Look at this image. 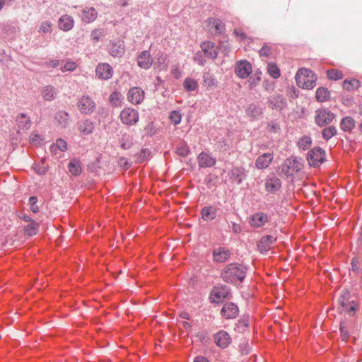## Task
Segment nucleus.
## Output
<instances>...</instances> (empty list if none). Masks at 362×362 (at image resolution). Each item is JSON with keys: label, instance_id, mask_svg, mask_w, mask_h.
I'll return each mask as SVG.
<instances>
[{"label": "nucleus", "instance_id": "f257e3e1", "mask_svg": "<svg viewBox=\"0 0 362 362\" xmlns=\"http://www.w3.org/2000/svg\"><path fill=\"white\" fill-rule=\"evenodd\" d=\"M221 276L227 283H241L245 277V268L239 264H228L223 268Z\"/></svg>", "mask_w": 362, "mask_h": 362}, {"label": "nucleus", "instance_id": "f03ea898", "mask_svg": "<svg viewBox=\"0 0 362 362\" xmlns=\"http://www.w3.org/2000/svg\"><path fill=\"white\" fill-rule=\"evenodd\" d=\"M315 74L307 69H300L296 74L297 85L302 88L312 89L315 86Z\"/></svg>", "mask_w": 362, "mask_h": 362}, {"label": "nucleus", "instance_id": "7ed1b4c3", "mask_svg": "<svg viewBox=\"0 0 362 362\" xmlns=\"http://www.w3.org/2000/svg\"><path fill=\"white\" fill-rule=\"evenodd\" d=\"M78 110L81 114L90 115L96 109V103L94 100L88 95H82L76 103Z\"/></svg>", "mask_w": 362, "mask_h": 362}, {"label": "nucleus", "instance_id": "20e7f679", "mask_svg": "<svg viewBox=\"0 0 362 362\" xmlns=\"http://www.w3.org/2000/svg\"><path fill=\"white\" fill-rule=\"evenodd\" d=\"M302 164L296 158H287L281 165V172L286 176H292L300 170Z\"/></svg>", "mask_w": 362, "mask_h": 362}, {"label": "nucleus", "instance_id": "39448f33", "mask_svg": "<svg viewBox=\"0 0 362 362\" xmlns=\"http://www.w3.org/2000/svg\"><path fill=\"white\" fill-rule=\"evenodd\" d=\"M119 117L121 122L127 125H134L139 121V112L132 107L124 108Z\"/></svg>", "mask_w": 362, "mask_h": 362}, {"label": "nucleus", "instance_id": "423d86ee", "mask_svg": "<svg viewBox=\"0 0 362 362\" xmlns=\"http://www.w3.org/2000/svg\"><path fill=\"white\" fill-rule=\"evenodd\" d=\"M252 71V65L247 60L238 61L235 65V73L240 78H247Z\"/></svg>", "mask_w": 362, "mask_h": 362}, {"label": "nucleus", "instance_id": "0eeeda50", "mask_svg": "<svg viewBox=\"0 0 362 362\" xmlns=\"http://www.w3.org/2000/svg\"><path fill=\"white\" fill-rule=\"evenodd\" d=\"M145 93L139 87H133L129 89L127 93V99L129 103L134 105H138L142 103L144 99Z\"/></svg>", "mask_w": 362, "mask_h": 362}, {"label": "nucleus", "instance_id": "6e6552de", "mask_svg": "<svg viewBox=\"0 0 362 362\" xmlns=\"http://www.w3.org/2000/svg\"><path fill=\"white\" fill-rule=\"evenodd\" d=\"M95 74L100 79L107 80L112 76L113 70L109 64L100 63L96 67Z\"/></svg>", "mask_w": 362, "mask_h": 362}, {"label": "nucleus", "instance_id": "1a4fd4ad", "mask_svg": "<svg viewBox=\"0 0 362 362\" xmlns=\"http://www.w3.org/2000/svg\"><path fill=\"white\" fill-rule=\"evenodd\" d=\"M201 48L205 56L214 59L218 56V50L211 41H205L201 44Z\"/></svg>", "mask_w": 362, "mask_h": 362}, {"label": "nucleus", "instance_id": "9d476101", "mask_svg": "<svg viewBox=\"0 0 362 362\" xmlns=\"http://www.w3.org/2000/svg\"><path fill=\"white\" fill-rule=\"evenodd\" d=\"M214 339L216 344L223 349L226 348L231 342L230 335L225 331L217 332L214 335Z\"/></svg>", "mask_w": 362, "mask_h": 362}, {"label": "nucleus", "instance_id": "9b49d317", "mask_svg": "<svg viewBox=\"0 0 362 362\" xmlns=\"http://www.w3.org/2000/svg\"><path fill=\"white\" fill-rule=\"evenodd\" d=\"M221 313L227 319L235 318L238 313V308L233 303H226L223 305Z\"/></svg>", "mask_w": 362, "mask_h": 362}, {"label": "nucleus", "instance_id": "f8f14e48", "mask_svg": "<svg viewBox=\"0 0 362 362\" xmlns=\"http://www.w3.org/2000/svg\"><path fill=\"white\" fill-rule=\"evenodd\" d=\"M273 155L270 153H265L258 156L255 160V166L257 169H266L272 162Z\"/></svg>", "mask_w": 362, "mask_h": 362}, {"label": "nucleus", "instance_id": "ddd939ff", "mask_svg": "<svg viewBox=\"0 0 362 362\" xmlns=\"http://www.w3.org/2000/svg\"><path fill=\"white\" fill-rule=\"evenodd\" d=\"M268 221L269 218L266 214L259 212L251 216L250 223L253 227L259 228L263 226Z\"/></svg>", "mask_w": 362, "mask_h": 362}, {"label": "nucleus", "instance_id": "4468645a", "mask_svg": "<svg viewBox=\"0 0 362 362\" xmlns=\"http://www.w3.org/2000/svg\"><path fill=\"white\" fill-rule=\"evenodd\" d=\"M197 160L200 168H210L216 163V159L205 152L200 153Z\"/></svg>", "mask_w": 362, "mask_h": 362}, {"label": "nucleus", "instance_id": "2eb2a0df", "mask_svg": "<svg viewBox=\"0 0 362 362\" xmlns=\"http://www.w3.org/2000/svg\"><path fill=\"white\" fill-rule=\"evenodd\" d=\"M41 96L45 101L51 102L54 100L57 95V90L55 87L47 85L42 88Z\"/></svg>", "mask_w": 362, "mask_h": 362}, {"label": "nucleus", "instance_id": "dca6fc26", "mask_svg": "<svg viewBox=\"0 0 362 362\" xmlns=\"http://www.w3.org/2000/svg\"><path fill=\"white\" fill-rule=\"evenodd\" d=\"M275 241L276 238L272 235H266L262 237L257 244L259 250L262 253L267 252Z\"/></svg>", "mask_w": 362, "mask_h": 362}, {"label": "nucleus", "instance_id": "f3484780", "mask_svg": "<svg viewBox=\"0 0 362 362\" xmlns=\"http://www.w3.org/2000/svg\"><path fill=\"white\" fill-rule=\"evenodd\" d=\"M138 66L144 69H148L152 64V59L148 51L142 52L137 57Z\"/></svg>", "mask_w": 362, "mask_h": 362}, {"label": "nucleus", "instance_id": "a211bd4d", "mask_svg": "<svg viewBox=\"0 0 362 362\" xmlns=\"http://www.w3.org/2000/svg\"><path fill=\"white\" fill-rule=\"evenodd\" d=\"M124 52V42L118 40L117 41H112L110 47V53L114 57H120Z\"/></svg>", "mask_w": 362, "mask_h": 362}, {"label": "nucleus", "instance_id": "6ab92c4d", "mask_svg": "<svg viewBox=\"0 0 362 362\" xmlns=\"http://www.w3.org/2000/svg\"><path fill=\"white\" fill-rule=\"evenodd\" d=\"M334 118V115L326 109L320 110L318 112V125L329 124Z\"/></svg>", "mask_w": 362, "mask_h": 362}, {"label": "nucleus", "instance_id": "aec40b11", "mask_svg": "<svg viewBox=\"0 0 362 362\" xmlns=\"http://www.w3.org/2000/svg\"><path fill=\"white\" fill-rule=\"evenodd\" d=\"M281 187V180L277 177H271L266 180L265 189L269 193L276 192Z\"/></svg>", "mask_w": 362, "mask_h": 362}, {"label": "nucleus", "instance_id": "412c9836", "mask_svg": "<svg viewBox=\"0 0 362 362\" xmlns=\"http://www.w3.org/2000/svg\"><path fill=\"white\" fill-rule=\"evenodd\" d=\"M74 25V21L70 16L64 15L59 20V28L64 31L71 30Z\"/></svg>", "mask_w": 362, "mask_h": 362}, {"label": "nucleus", "instance_id": "4be33fe9", "mask_svg": "<svg viewBox=\"0 0 362 362\" xmlns=\"http://www.w3.org/2000/svg\"><path fill=\"white\" fill-rule=\"evenodd\" d=\"M98 16V13L95 9L93 7H86L83 11L81 19L86 23L93 22Z\"/></svg>", "mask_w": 362, "mask_h": 362}, {"label": "nucleus", "instance_id": "5701e85b", "mask_svg": "<svg viewBox=\"0 0 362 362\" xmlns=\"http://www.w3.org/2000/svg\"><path fill=\"white\" fill-rule=\"evenodd\" d=\"M206 22L209 28H214L215 34H221L225 30V25L220 19L211 18Z\"/></svg>", "mask_w": 362, "mask_h": 362}, {"label": "nucleus", "instance_id": "b1692460", "mask_svg": "<svg viewBox=\"0 0 362 362\" xmlns=\"http://www.w3.org/2000/svg\"><path fill=\"white\" fill-rule=\"evenodd\" d=\"M213 256L214 261L223 262L229 258L230 252L223 248H218L214 251Z\"/></svg>", "mask_w": 362, "mask_h": 362}, {"label": "nucleus", "instance_id": "393cba45", "mask_svg": "<svg viewBox=\"0 0 362 362\" xmlns=\"http://www.w3.org/2000/svg\"><path fill=\"white\" fill-rule=\"evenodd\" d=\"M201 214L204 221H210L216 218V210L213 206L204 207L202 209Z\"/></svg>", "mask_w": 362, "mask_h": 362}, {"label": "nucleus", "instance_id": "a878e982", "mask_svg": "<svg viewBox=\"0 0 362 362\" xmlns=\"http://www.w3.org/2000/svg\"><path fill=\"white\" fill-rule=\"evenodd\" d=\"M286 105V99L280 95H274L270 99V105L272 108L281 110Z\"/></svg>", "mask_w": 362, "mask_h": 362}, {"label": "nucleus", "instance_id": "bb28decb", "mask_svg": "<svg viewBox=\"0 0 362 362\" xmlns=\"http://www.w3.org/2000/svg\"><path fill=\"white\" fill-rule=\"evenodd\" d=\"M245 175V170L242 167L234 168L230 171L231 178L236 182L238 185L242 182L243 177Z\"/></svg>", "mask_w": 362, "mask_h": 362}, {"label": "nucleus", "instance_id": "cd10ccee", "mask_svg": "<svg viewBox=\"0 0 362 362\" xmlns=\"http://www.w3.org/2000/svg\"><path fill=\"white\" fill-rule=\"evenodd\" d=\"M39 224L35 221H30L23 228V234L28 236H33L37 233Z\"/></svg>", "mask_w": 362, "mask_h": 362}, {"label": "nucleus", "instance_id": "c85d7f7f", "mask_svg": "<svg viewBox=\"0 0 362 362\" xmlns=\"http://www.w3.org/2000/svg\"><path fill=\"white\" fill-rule=\"evenodd\" d=\"M246 114L247 116L255 119L259 117L262 115V110L257 105L251 104L247 108Z\"/></svg>", "mask_w": 362, "mask_h": 362}, {"label": "nucleus", "instance_id": "c756f323", "mask_svg": "<svg viewBox=\"0 0 362 362\" xmlns=\"http://www.w3.org/2000/svg\"><path fill=\"white\" fill-rule=\"evenodd\" d=\"M341 129L344 132H351L355 127V121L351 117H346L341 121Z\"/></svg>", "mask_w": 362, "mask_h": 362}, {"label": "nucleus", "instance_id": "7c9ffc66", "mask_svg": "<svg viewBox=\"0 0 362 362\" xmlns=\"http://www.w3.org/2000/svg\"><path fill=\"white\" fill-rule=\"evenodd\" d=\"M68 168L70 173L75 176L80 175L82 171L80 162L76 159H73L69 162Z\"/></svg>", "mask_w": 362, "mask_h": 362}, {"label": "nucleus", "instance_id": "2f4dec72", "mask_svg": "<svg viewBox=\"0 0 362 362\" xmlns=\"http://www.w3.org/2000/svg\"><path fill=\"white\" fill-rule=\"evenodd\" d=\"M93 122L88 119H86L81 122L78 127V130L84 134H89L93 132Z\"/></svg>", "mask_w": 362, "mask_h": 362}, {"label": "nucleus", "instance_id": "473e14b6", "mask_svg": "<svg viewBox=\"0 0 362 362\" xmlns=\"http://www.w3.org/2000/svg\"><path fill=\"white\" fill-rule=\"evenodd\" d=\"M203 86L208 89L214 88L217 86V81L213 75L210 74H206L203 76Z\"/></svg>", "mask_w": 362, "mask_h": 362}, {"label": "nucleus", "instance_id": "72a5a7b5", "mask_svg": "<svg viewBox=\"0 0 362 362\" xmlns=\"http://www.w3.org/2000/svg\"><path fill=\"white\" fill-rule=\"evenodd\" d=\"M326 73L327 77L332 81L340 80L344 77L342 71L336 69H328Z\"/></svg>", "mask_w": 362, "mask_h": 362}, {"label": "nucleus", "instance_id": "f704fd0d", "mask_svg": "<svg viewBox=\"0 0 362 362\" xmlns=\"http://www.w3.org/2000/svg\"><path fill=\"white\" fill-rule=\"evenodd\" d=\"M342 86L344 89H346L347 90H351L354 89H358L360 87L361 83L359 81L356 79H346L345 81H344Z\"/></svg>", "mask_w": 362, "mask_h": 362}, {"label": "nucleus", "instance_id": "c9c22d12", "mask_svg": "<svg viewBox=\"0 0 362 362\" xmlns=\"http://www.w3.org/2000/svg\"><path fill=\"white\" fill-rule=\"evenodd\" d=\"M183 86L187 91H193L198 87V83L196 80L192 78H186L183 82Z\"/></svg>", "mask_w": 362, "mask_h": 362}, {"label": "nucleus", "instance_id": "e433bc0d", "mask_svg": "<svg viewBox=\"0 0 362 362\" xmlns=\"http://www.w3.org/2000/svg\"><path fill=\"white\" fill-rule=\"evenodd\" d=\"M267 69L269 76L273 78H278L281 75L279 69L274 63L269 62Z\"/></svg>", "mask_w": 362, "mask_h": 362}, {"label": "nucleus", "instance_id": "4c0bfd02", "mask_svg": "<svg viewBox=\"0 0 362 362\" xmlns=\"http://www.w3.org/2000/svg\"><path fill=\"white\" fill-rule=\"evenodd\" d=\"M18 127L23 129H28L30 125V121L25 114H21L17 117Z\"/></svg>", "mask_w": 362, "mask_h": 362}, {"label": "nucleus", "instance_id": "58836bf2", "mask_svg": "<svg viewBox=\"0 0 362 362\" xmlns=\"http://www.w3.org/2000/svg\"><path fill=\"white\" fill-rule=\"evenodd\" d=\"M69 114L65 111H59L55 115V119L62 127H66L68 122Z\"/></svg>", "mask_w": 362, "mask_h": 362}, {"label": "nucleus", "instance_id": "ea45409f", "mask_svg": "<svg viewBox=\"0 0 362 362\" xmlns=\"http://www.w3.org/2000/svg\"><path fill=\"white\" fill-rule=\"evenodd\" d=\"M331 93L328 88L321 87L318 88V101H327L330 98Z\"/></svg>", "mask_w": 362, "mask_h": 362}, {"label": "nucleus", "instance_id": "a19ab883", "mask_svg": "<svg viewBox=\"0 0 362 362\" xmlns=\"http://www.w3.org/2000/svg\"><path fill=\"white\" fill-rule=\"evenodd\" d=\"M109 101L112 107H118L121 103V93L115 91L109 97Z\"/></svg>", "mask_w": 362, "mask_h": 362}, {"label": "nucleus", "instance_id": "79ce46f5", "mask_svg": "<svg viewBox=\"0 0 362 362\" xmlns=\"http://www.w3.org/2000/svg\"><path fill=\"white\" fill-rule=\"evenodd\" d=\"M57 148L59 149L61 151H65L67 149L66 142L62 139H57L56 144L51 146V150L54 153H56Z\"/></svg>", "mask_w": 362, "mask_h": 362}, {"label": "nucleus", "instance_id": "37998d69", "mask_svg": "<svg viewBox=\"0 0 362 362\" xmlns=\"http://www.w3.org/2000/svg\"><path fill=\"white\" fill-rule=\"evenodd\" d=\"M312 144L311 138L309 136L302 137L298 142V146L300 148L305 151L310 148Z\"/></svg>", "mask_w": 362, "mask_h": 362}, {"label": "nucleus", "instance_id": "c03bdc74", "mask_svg": "<svg viewBox=\"0 0 362 362\" xmlns=\"http://www.w3.org/2000/svg\"><path fill=\"white\" fill-rule=\"evenodd\" d=\"M337 134V129L334 127L329 126L322 131V136L325 139L328 140Z\"/></svg>", "mask_w": 362, "mask_h": 362}, {"label": "nucleus", "instance_id": "a18cd8bd", "mask_svg": "<svg viewBox=\"0 0 362 362\" xmlns=\"http://www.w3.org/2000/svg\"><path fill=\"white\" fill-rule=\"evenodd\" d=\"M176 152L180 156L187 157L189 153V149L185 143H180L177 147Z\"/></svg>", "mask_w": 362, "mask_h": 362}, {"label": "nucleus", "instance_id": "49530a36", "mask_svg": "<svg viewBox=\"0 0 362 362\" xmlns=\"http://www.w3.org/2000/svg\"><path fill=\"white\" fill-rule=\"evenodd\" d=\"M316 153L315 151V148H312L308 151L307 156V160L310 166L316 167L317 166V158H315Z\"/></svg>", "mask_w": 362, "mask_h": 362}, {"label": "nucleus", "instance_id": "de8ad7c7", "mask_svg": "<svg viewBox=\"0 0 362 362\" xmlns=\"http://www.w3.org/2000/svg\"><path fill=\"white\" fill-rule=\"evenodd\" d=\"M52 30V23L49 21L42 22L40 26V33H50Z\"/></svg>", "mask_w": 362, "mask_h": 362}, {"label": "nucleus", "instance_id": "09e8293b", "mask_svg": "<svg viewBox=\"0 0 362 362\" xmlns=\"http://www.w3.org/2000/svg\"><path fill=\"white\" fill-rule=\"evenodd\" d=\"M181 118L182 115L178 111H172L169 116L170 122L175 125L180 122Z\"/></svg>", "mask_w": 362, "mask_h": 362}, {"label": "nucleus", "instance_id": "8fccbe9b", "mask_svg": "<svg viewBox=\"0 0 362 362\" xmlns=\"http://www.w3.org/2000/svg\"><path fill=\"white\" fill-rule=\"evenodd\" d=\"M104 31L103 29H95L90 34V37L94 42L99 41L103 37H104Z\"/></svg>", "mask_w": 362, "mask_h": 362}, {"label": "nucleus", "instance_id": "3c124183", "mask_svg": "<svg viewBox=\"0 0 362 362\" xmlns=\"http://www.w3.org/2000/svg\"><path fill=\"white\" fill-rule=\"evenodd\" d=\"M76 68V64L74 62L69 61L66 62L63 66H62L61 70L63 72L65 71H71L75 70Z\"/></svg>", "mask_w": 362, "mask_h": 362}, {"label": "nucleus", "instance_id": "603ef678", "mask_svg": "<svg viewBox=\"0 0 362 362\" xmlns=\"http://www.w3.org/2000/svg\"><path fill=\"white\" fill-rule=\"evenodd\" d=\"M131 146V139L129 135L124 134L122 142H121V147L123 149H127Z\"/></svg>", "mask_w": 362, "mask_h": 362}, {"label": "nucleus", "instance_id": "864d4df0", "mask_svg": "<svg viewBox=\"0 0 362 362\" xmlns=\"http://www.w3.org/2000/svg\"><path fill=\"white\" fill-rule=\"evenodd\" d=\"M223 297L224 295L222 293L221 291L218 290H214L211 293V298L213 302H218Z\"/></svg>", "mask_w": 362, "mask_h": 362}, {"label": "nucleus", "instance_id": "5fc2aeb1", "mask_svg": "<svg viewBox=\"0 0 362 362\" xmlns=\"http://www.w3.org/2000/svg\"><path fill=\"white\" fill-rule=\"evenodd\" d=\"M37 201V199L36 197H31L29 199V202L30 204V210L34 213L37 212L38 209H39L37 205L36 204Z\"/></svg>", "mask_w": 362, "mask_h": 362}, {"label": "nucleus", "instance_id": "6e6d98bb", "mask_svg": "<svg viewBox=\"0 0 362 362\" xmlns=\"http://www.w3.org/2000/svg\"><path fill=\"white\" fill-rule=\"evenodd\" d=\"M259 55L262 57H268L271 54V48L267 45H264L259 51Z\"/></svg>", "mask_w": 362, "mask_h": 362}, {"label": "nucleus", "instance_id": "4d7b16f0", "mask_svg": "<svg viewBox=\"0 0 362 362\" xmlns=\"http://www.w3.org/2000/svg\"><path fill=\"white\" fill-rule=\"evenodd\" d=\"M233 33L240 40H243L247 38L246 34L240 29H235Z\"/></svg>", "mask_w": 362, "mask_h": 362}, {"label": "nucleus", "instance_id": "13d9d810", "mask_svg": "<svg viewBox=\"0 0 362 362\" xmlns=\"http://www.w3.org/2000/svg\"><path fill=\"white\" fill-rule=\"evenodd\" d=\"M119 164L121 167L128 169L131 166V163L128 159L125 158H120L119 160Z\"/></svg>", "mask_w": 362, "mask_h": 362}, {"label": "nucleus", "instance_id": "bf43d9fd", "mask_svg": "<svg viewBox=\"0 0 362 362\" xmlns=\"http://www.w3.org/2000/svg\"><path fill=\"white\" fill-rule=\"evenodd\" d=\"M171 74L175 78H179L181 76V71L177 66L172 69Z\"/></svg>", "mask_w": 362, "mask_h": 362}, {"label": "nucleus", "instance_id": "052dcab7", "mask_svg": "<svg viewBox=\"0 0 362 362\" xmlns=\"http://www.w3.org/2000/svg\"><path fill=\"white\" fill-rule=\"evenodd\" d=\"M325 152L320 148H318V163H322L325 161Z\"/></svg>", "mask_w": 362, "mask_h": 362}, {"label": "nucleus", "instance_id": "680f3d73", "mask_svg": "<svg viewBox=\"0 0 362 362\" xmlns=\"http://www.w3.org/2000/svg\"><path fill=\"white\" fill-rule=\"evenodd\" d=\"M341 337L343 341H346L349 338V333L347 331L344 329V327H340Z\"/></svg>", "mask_w": 362, "mask_h": 362}, {"label": "nucleus", "instance_id": "e2e57ef3", "mask_svg": "<svg viewBox=\"0 0 362 362\" xmlns=\"http://www.w3.org/2000/svg\"><path fill=\"white\" fill-rule=\"evenodd\" d=\"M40 138L37 134H31L30 141L33 144H38L40 141Z\"/></svg>", "mask_w": 362, "mask_h": 362}, {"label": "nucleus", "instance_id": "0e129e2a", "mask_svg": "<svg viewBox=\"0 0 362 362\" xmlns=\"http://www.w3.org/2000/svg\"><path fill=\"white\" fill-rule=\"evenodd\" d=\"M232 230L234 233H240L242 230L241 226L235 223H232Z\"/></svg>", "mask_w": 362, "mask_h": 362}, {"label": "nucleus", "instance_id": "69168bd1", "mask_svg": "<svg viewBox=\"0 0 362 362\" xmlns=\"http://www.w3.org/2000/svg\"><path fill=\"white\" fill-rule=\"evenodd\" d=\"M194 59L195 61H198L199 64L200 65H203L204 62V59H202V55L199 54V53H197L194 57Z\"/></svg>", "mask_w": 362, "mask_h": 362}, {"label": "nucleus", "instance_id": "338daca9", "mask_svg": "<svg viewBox=\"0 0 362 362\" xmlns=\"http://www.w3.org/2000/svg\"><path fill=\"white\" fill-rule=\"evenodd\" d=\"M268 129H269V132H276L278 130H279V126H277V125H276L274 124H269L268 125Z\"/></svg>", "mask_w": 362, "mask_h": 362}, {"label": "nucleus", "instance_id": "774afa93", "mask_svg": "<svg viewBox=\"0 0 362 362\" xmlns=\"http://www.w3.org/2000/svg\"><path fill=\"white\" fill-rule=\"evenodd\" d=\"M194 362H209L206 358L204 357V356H197L194 360Z\"/></svg>", "mask_w": 362, "mask_h": 362}]
</instances>
